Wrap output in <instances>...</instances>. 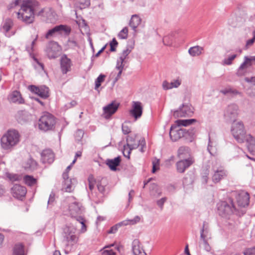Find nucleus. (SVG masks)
<instances>
[{"label": "nucleus", "mask_w": 255, "mask_h": 255, "mask_svg": "<svg viewBox=\"0 0 255 255\" xmlns=\"http://www.w3.org/2000/svg\"><path fill=\"white\" fill-rule=\"evenodd\" d=\"M38 5V2L35 0H23L17 12V18L26 23H32L34 19V10Z\"/></svg>", "instance_id": "f257e3e1"}, {"label": "nucleus", "mask_w": 255, "mask_h": 255, "mask_svg": "<svg viewBox=\"0 0 255 255\" xmlns=\"http://www.w3.org/2000/svg\"><path fill=\"white\" fill-rule=\"evenodd\" d=\"M20 135L16 130H9L1 138V146L5 150H10L19 141Z\"/></svg>", "instance_id": "f03ea898"}, {"label": "nucleus", "mask_w": 255, "mask_h": 255, "mask_svg": "<svg viewBox=\"0 0 255 255\" xmlns=\"http://www.w3.org/2000/svg\"><path fill=\"white\" fill-rule=\"evenodd\" d=\"M56 124L55 118L48 112H44L38 120V128L44 131L52 130Z\"/></svg>", "instance_id": "7ed1b4c3"}, {"label": "nucleus", "mask_w": 255, "mask_h": 255, "mask_svg": "<svg viewBox=\"0 0 255 255\" xmlns=\"http://www.w3.org/2000/svg\"><path fill=\"white\" fill-rule=\"evenodd\" d=\"M76 228L74 226H66L63 229L62 243L68 247L76 244L78 238L75 235Z\"/></svg>", "instance_id": "20e7f679"}, {"label": "nucleus", "mask_w": 255, "mask_h": 255, "mask_svg": "<svg viewBox=\"0 0 255 255\" xmlns=\"http://www.w3.org/2000/svg\"><path fill=\"white\" fill-rule=\"evenodd\" d=\"M231 132L236 141L240 143L245 142V139L248 135L242 122H234L232 124Z\"/></svg>", "instance_id": "39448f33"}, {"label": "nucleus", "mask_w": 255, "mask_h": 255, "mask_svg": "<svg viewBox=\"0 0 255 255\" xmlns=\"http://www.w3.org/2000/svg\"><path fill=\"white\" fill-rule=\"evenodd\" d=\"M218 212L221 216L226 217L234 212L236 209L233 203V200L229 198L228 202L227 201H220L217 204Z\"/></svg>", "instance_id": "423d86ee"}, {"label": "nucleus", "mask_w": 255, "mask_h": 255, "mask_svg": "<svg viewBox=\"0 0 255 255\" xmlns=\"http://www.w3.org/2000/svg\"><path fill=\"white\" fill-rule=\"evenodd\" d=\"M212 170L214 174L212 176L213 182L216 183L227 176V172L221 165L220 162L217 160L213 162Z\"/></svg>", "instance_id": "0eeeda50"}, {"label": "nucleus", "mask_w": 255, "mask_h": 255, "mask_svg": "<svg viewBox=\"0 0 255 255\" xmlns=\"http://www.w3.org/2000/svg\"><path fill=\"white\" fill-rule=\"evenodd\" d=\"M127 142V145L124 146L123 154L125 157L129 159L131 151L139 146V139L136 140L135 135H131L128 136Z\"/></svg>", "instance_id": "6e6552de"}, {"label": "nucleus", "mask_w": 255, "mask_h": 255, "mask_svg": "<svg viewBox=\"0 0 255 255\" xmlns=\"http://www.w3.org/2000/svg\"><path fill=\"white\" fill-rule=\"evenodd\" d=\"M239 108L235 104L229 105L225 109L224 116L227 120L235 122L238 115Z\"/></svg>", "instance_id": "1a4fd4ad"}, {"label": "nucleus", "mask_w": 255, "mask_h": 255, "mask_svg": "<svg viewBox=\"0 0 255 255\" xmlns=\"http://www.w3.org/2000/svg\"><path fill=\"white\" fill-rule=\"evenodd\" d=\"M193 108L188 104H183L178 110L174 112L173 116L175 117H190L193 113Z\"/></svg>", "instance_id": "9d476101"}, {"label": "nucleus", "mask_w": 255, "mask_h": 255, "mask_svg": "<svg viewBox=\"0 0 255 255\" xmlns=\"http://www.w3.org/2000/svg\"><path fill=\"white\" fill-rule=\"evenodd\" d=\"M60 48L56 42L49 43L46 48V53L50 59H54L58 57Z\"/></svg>", "instance_id": "9b49d317"}, {"label": "nucleus", "mask_w": 255, "mask_h": 255, "mask_svg": "<svg viewBox=\"0 0 255 255\" xmlns=\"http://www.w3.org/2000/svg\"><path fill=\"white\" fill-rule=\"evenodd\" d=\"M142 110L143 108L140 102L133 101L132 102L131 108L129 111V114L136 120L141 117Z\"/></svg>", "instance_id": "f8f14e48"}, {"label": "nucleus", "mask_w": 255, "mask_h": 255, "mask_svg": "<svg viewBox=\"0 0 255 255\" xmlns=\"http://www.w3.org/2000/svg\"><path fill=\"white\" fill-rule=\"evenodd\" d=\"M28 89L31 92L37 94L42 98L46 99L49 96V88L45 86L37 87L34 85H31L29 86Z\"/></svg>", "instance_id": "ddd939ff"}, {"label": "nucleus", "mask_w": 255, "mask_h": 255, "mask_svg": "<svg viewBox=\"0 0 255 255\" xmlns=\"http://www.w3.org/2000/svg\"><path fill=\"white\" fill-rule=\"evenodd\" d=\"M119 106L120 104L119 103L113 101L111 103L104 107L103 110L104 114L105 115V118L109 119L117 111Z\"/></svg>", "instance_id": "4468645a"}, {"label": "nucleus", "mask_w": 255, "mask_h": 255, "mask_svg": "<svg viewBox=\"0 0 255 255\" xmlns=\"http://www.w3.org/2000/svg\"><path fill=\"white\" fill-rule=\"evenodd\" d=\"M255 61V56L252 58L245 57L244 62L241 65L239 68L237 74L238 76H242L245 75L248 68L252 65V61Z\"/></svg>", "instance_id": "2eb2a0df"}, {"label": "nucleus", "mask_w": 255, "mask_h": 255, "mask_svg": "<svg viewBox=\"0 0 255 255\" xmlns=\"http://www.w3.org/2000/svg\"><path fill=\"white\" fill-rule=\"evenodd\" d=\"M186 129L183 128L176 129L175 127L172 126L170 128L169 135L170 138L173 141H176L185 135Z\"/></svg>", "instance_id": "dca6fc26"}, {"label": "nucleus", "mask_w": 255, "mask_h": 255, "mask_svg": "<svg viewBox=\"0 0 255 255\" xmlns=\"http://www.w3.org/2000/svg\"><path fill=\"white\" fill-rule=\"evenodd\" d=\"M72 65L71 60L66 55L62 56L60 61V68L62 73L66 74L71 70Z\"/></svg>", "instance_id": "f3484780"}, {"label": "nucleus", "mask_w": 255, "mask_h": 255, "mask_svg": "<svg viewBox=\"0 0 255 255\" xmlns=\"http://www.w3.org/2000/svg\"><path fill=\"white\" fill-rule=\"evenodd\" d=\"M26 192L25 187L18 184H15L11 188V193L13 197L17 199H21L24 197Z\"/></svg>", "instance_id": "a211bd4d"}, {"label": "nucleus", "mask_w": 255, "mask_h": 255, "mask_svg": "<svg viewBox=\"0 0 255 255\" xmlns=\"http://www.w3.org/2000/svg\"><path fill=\"white\" fill-rule=\"evenodd\" d=\"M193 163L191 158L181 160L176 163L177 170L179 173H183Z\"/></svg>", "instance_id": "6ab92c4d"}, {"label": "nucleus", "mask_w": 255, "mask_h": 255, "mask_svg": "<svg viewBox=\"0 0 255 255\" xmlns=\"http://www.w3.org/2000/svg\"><path fill=\"white\" fill-rule=\"evenodd\" d=\"M69 211L70 216L77 220L78 215L82 213L81 206L77 202L71 203L69 206Z\"/></svg>", "instance_id": "aec40b11"}, {"label": "nucleus", "mask_w": 255, "mask_h": 255, "mask_svg": "<svg viewBox=\"0 0 255 255\" xmlns=\"http://www.w3.org/2000/svg\"><path fill=\"white\" fill-rule=\"evenodd\" d=\"M237 203L239 206L245 207L249 204L250 196L247 192H242L238 194L237 198Z\"/></svg>", "instance_id": "412c9836"}, {"label": "nucleus", "mask_w": 255, "mask_h": 255, "mask_svg": "<svg viewBox=\"0 0 255 255\" xmlns=\"http://www.w3.org/2000/svg\"><path fill=\"white\" fill-rule=\"evenodd\" d=\"M41 161L43 163H51L54 160L53 152L50 149L44 150L41 154Z\"/></svg>", "instance_id": "4be33fe9"}, {"label": "nucleus", "mask_w": 255, "mask_h": 255, "mask_svg": "<svg viewBox=\"0 0 255 255\" xmlns=\"http://www.w3.org/2000/svg\"><path fill=\"white\" fill-rule=\"evenodd\" d=\"M132 252L133 255H146L138 240H134L132 242Z\"/></svg>", "instance_id": "5701e85b"}, {"label": "nucleus", "mask_w": 255, "mask_h": 255, "mask_svg": "<svg viewBox=\"0 0 255 255\" xmlns=\"http://www.w3.org/2000/svg\"><path fill=\"white\" fill-rule=\"evenodd\" d=\"M245 141L247 142L249 151L253 155H255V138L251 134H248Z\"/></svg>", "instance_id": "b1692460"}, {"label": "nucleus", "mask_w": 255, "mask_h": 255, "mask_svg": "<svg viewBox=\"0 0 255 255\" xmlns=\"http://www.w3.org/2000/svg\"><path fill=\"white\" fill-rule=\"evenodd\" d=\"M181 84V80L179 79H174L171 82L164 81L162 83L163 89L165 90L178 88Z\"/></svg>", "instance_id": "393cba45"}, {"label": "nucleus", "mask_w": 255, "mask_h": 255, "mask_svg": "<svg viewBox=\"0 0 255 255\" xmlns=\"http://www.w3.org/2000/svg\"><path fill=\"white\" fill-rule=\"evenodd\" d=\"M8 100L10 102L22 104L24 103V100L21 97V95L19 92L14 91L12 92L8 97Z\"/></svg>", "instance_id": "a878e982"}, {"label": "nucleus", "mask_w": 255, "mask_h": 255, "mask_svg": "<svg viewBox=\"0 0 255 255\" xmlns=\"http://www.w3.org/2000/svg\"><path fill=\"white\" fill-rule=\"evenodd\" d=\"M54 29L56 33L62 35H68L71 32L70 27L66 25L60 24L57 25L54 27Z\"/></svg>", "instance_id": "bb28decb"}, {"label": "nucleus", "mask_w": 255, "mask_h": 255, "mask_svg": "<svg viewBox=\"0 0 255 255\" xmlns=\"http://www.w3.org/2000/svg\"><path fill=\"white\" fill-rule=\"evenodd\" d=\"M76 182L75 179H68L64 181L63 189L65 191L71 192L74 190V185Z\"/></svg>", "instance_id": "cd10ccee"}, {"label": "nucleus", "mask_w": 255, "mask_h": 255, "mask_svg": "<svg viewBox=\"0 0 255 255\" xmlns=\"http://www.w3.org/2000/svg\"><path fill=\"white\" fill-rule=\"evenodd\" d=\"M121 160L120 157L118 156L114 159L108 160L107 164L112 170L115 171L117 169V167L119 165Z\"/></svg>", "instance_id": "c85d7f7f"}, {"label": "nucleus", "mask_w": 255, "mask_h": 255, "mask_svg": "<svg viewBox=\"0 0 255 255\" xmlns=\"http://www.w3.org/2000/svg\"><path fill=\"white\" fill-rule=\"evenodd\" d=\"M220 92L224 95H229L232 96L241 94V93L238 90L231 87H227L224 89L221 90Z\"/></svg>", "instance_id": "c756f323"}, {"label": "nucleus", "mask_w": 255, "mask_h": 255, "mask_svg": "<svg viewBox=\"0 0 255 255\" xmlns=\"http://www.w3.org/2000/svg\"><path fill=\"white\" fill-rule=\"evenodd\" d=\"M37 162L31 158H28L23 164L25 169L33 170L37 167Z\"/></svg>", "instance_id": "7c9ffc66"}, {"label": "nucleus", "mask_w": 255, "mask_h": 255, "mask_svg": "<svg viewBox=\"0 0 255 255\" xmlns=\"http://www.w3.org/2000/svg\"><path fill=\"white\" fill-rule=\"evenodd\" d=\"M141 19L136 14L133 15L131 16L129 21V26L134 30H136L137 27L140 24Z\"/></svg>", "instance_id": "2f4dec72"}, {"label": "nucleus", "mask_w": 255, "mask_h": 255, "mask_svg": "<svg viewBox=\"0 0 255 255\" xmlns=\"http://www.w3.org/2000/svg\"><path fill=\"white\" fill-rule=\"evenodd\" d=\"M13 26V21L10 19H6L3 25L2 29L3 31L5 32V35L7 36H10L11 35H13L14 33H12L11 34H10L8 33L9 30Z\"/></svg>", "instance_id": "473e14b6"}, {"label": "nucleus", "mask_w": 255, "mask_h": 255, "mask_svg": "<svg viewBox=\"0 0 255 255\" xmlns=\"http://www.w3.org/2000/svg\"><path fill=\"white\" fill-rule=\"evenodd\" d=\"M203 49L202 47L195 46L190 47L188 50V52L191 56H198L202 54Z\"/></svg>", "instance_id": "72a5a7b5"}, {"label": "nucleus", "mask_w": 255, "mask_h": 255, "mask_svg": "<svg viewBox=\"0 0 255 255\" xmlns=\"http://www.w3.org/2000/svg\"><path fill=\"white\" fill-rule=\"evenodd\" d=\"M125 62V61H122L120 59H119L117 60L116 69H117L118 70H119V72L117 74V77L115 78V81H117L120 78L121 74L122 73L123 69H124V63Z\"/></svg>", "instance_id": "f704fd0d"}, {"label": "nucleus", "mask_w": 255, "mask_h": 255, "mask_svg": "<svg viewBox=\"0 0 255 255\" xmlns=\"http://www.w3.org/2000/svg\"><path fill=\"white\" fill-rule=\"evenodd\" d=\"M216 144L215 142L212 141L210 137H209V142L207 150L210 154L212 155H215L217 153Z\"/></svg>", "instance_id": "c9c22d12"}, {"label": "nucleus", "mask_w": 255, "mask_h": 255, "mask_svg": "<svg viewBox=\"0 0 255 255\" xmlns=\"http://www.w3.org/2000/svg\"><path fill=\"white\" fill-rule=\"evenodd\" d=\"M196 122L195 119L178 120L176 121V123L178 126L187 127Z\"/></svg>", "instance_id": "e433bc0d"}, {"label": "nucleus", "mask_w": 255, "mask_h": 255, "mask_svg": "<svg viewBox=\"0 0 255 255\" xmlns=\"http://www.w3.org/2000/svg\"><path fill=\"white\" fill-rule=\"evenodd\" d=\"M24 183L28 186H32L36 184L37 181L35 178L30 175H25L23 177Z\"/></svg>", "instance_id": "4c0bfd02"}, {"label": "nucleus", "mask_w": 255, "mask_h": 255, "mask_svg": "<svg viewBox=\"0 0 255 255\" xmlns=\"http://www.w3.org/2000/svg\"><path fill=\"white\" fill-rule=\"evenodd\" d=\"M23 246L21 244H16L13 248V255H24Z\"/></svg>", "instance_id": "58836bf2"}, {"label": "nucleus", "mask_w": 255, "mask_h": 255, "mask_svg": "<svg viewBox=\"0 0 255 255\" xmlns=\"http://www.w3.org/2000/svg\"><path fill=\"white\" fill-rule=\"evenodd\" d=\"M90 4V0H76V4L80 9L87 8Z\"/></svg>", "instance_id": "ea45409f"}, {"label": "nucleus", "mask_w": 255, "mask_h": 255, "mask_svg": "<svg viewBox=\"0 0 255 255\" xmlns=\"http://www.w3.org/2000/svg\"><path fill=\"white\" fill-rule=\"evenodd\" d=\"M141 217L139 216H136L132 219L130 220H126L123 221V222H126L125 225L124 226H127L128 225H135L140 221Z\"/></svg>", "instance_id": "a19ab883"}, {"label": "nucleus", "mask_w": 255, "mask_h": 255, "mask_svg": "<svg viewBox=\"0 0 255 255\" xmlns=\"http://www.w3.org/2000/svg\"><path fill=\"white\" fill-rule=\"evenodd\" d=\"M189 148L187 147L181 146L178 150V156L179 158L184 157L188 153Z\"/></svg>", "instance_id": "79ce46f5"}, {"label": "nucleus", "mask_w": 255, "mask_h": 255, "mask_svg": "<svg viewBox=\"0 0 255 255\" xmlns=\"http://www.w3.org/2000/svg\"><path fill=\"white\" fill-rule=\"evenodd\" d=\"M126 222H121L119 223L118 224H116V225L113 226L111 228L110 230L108 231V233L109 234H114L117 231L119 227L124 226L125 225Z\"/></svg>", "instance_id": "37998d69"}, {"label": "nucleus", "mask_w": 255, "mask_h": 255, "mask_svg": "<svg viewBox=\"0 0 255 255\" xmlns=\"http://www.w3.org/2000/svg\"><path fill=\"white\" fill-rule=\"evenodd\" d=\"M105 78V75L101 74L96 79L95 81V88L96 90H97L101 85V83L104 82Z\"/></svg>", "instance_id": "c03bdc74"}, {"label": "nucleus", "mask_w": 255, "mask_h": 255, "mask_svg": "<svg viewBox=\"0 0 255 255\" xmlns=\"http://www.w3.org/2000/svg\"><path fill=\"white\" fill-rule=\"evenodd\" d=\"M128 29L127 27H124L118 34V37L120 39H126L128 37Z\"/></svg>", "instance_id": "a18cd8bd"}, {"label": "nucleus", "mask_w": 255, "mask_h": 255, "mask_svg": "<svg viewBox=\"0 0 255 255\" xmlns=\"http://www.w3.org/2000/svg\"><path fill=\"white\" fill-rule=\"evenodd\" d=\"M207 225L208 224L206 222H204L202 228L200 231V238L203 242L207 241L206 239V235H204V233L207 229Z\"/></svg>", "instance_id": "49530a36"}, {"label": "nucleus", "mask_w": 255, "mask_h": 255, "mask_svg": "<svg viewBox=\"0 0 255 255\" xmlns=\"http://www.w3.org/2000/svg\"><path fill=\"white\" fill-rule=\"evenodd\" d=\"M6 176L11 181H19L22 178L20 175L15 174L7 173Z\"/></svg>", "instance_id": "de8ad7c7"}, {"label": "nucleus", "mask_w": 255, "mask_h": 255, "mask_svg": "<svg viewBox=\"0 0 255 255\" xmlns=\"http://www.w3.org/2000/svg\"><path fill=\"white\" fill-rule=\"evenodd\" d=\"M78 222H79L80 224L82 225V227L81 229V232L82 233H84L86 231V226L85 225V219L82 217L79 216L77 217V220Z\"/></svg>", "instance_id": "09e8293b"}, {"label": "nucleus", "mask_w": 255, "mask_h": 255, "mask_svg": "<svg viewBox=\"0 0 255 255\" xmlns=\"http://www.w3.org/2000/svg\"><path fill=\"white\" fill-rule=\"evenodd\" d=\"M131 50L128 48H127L126 49L124 50L121 53L119 59L122 61H125V60L128 57V54L130 53Z\"/></svg>", "instance_id": "8fccbe9b"}, {"label": "nucleus", "mask_w": 255, "mask_h": 255, "mask_svg": "<svg viewBox=\"0 0 255 255\" xmlns=\"http://www.w3.org/2000/svg\"><path fill=\"white\" fill-rule=\"evenodd\" d=\"M109 248L110 247L107 246L101 250L102 255H116V253L113 250L109 249Z\"/></svg>", "instance_id": "3c124183"}, {"label": "nucleus", "mask_w": 255, "mask_h": 255, "mask_svg": "<svg viewBox=\"0 0 255 255\" xmlns=\"http://www.w3.org/2000/svg\"><path fill=\"white\" fill-rule=\"evenodd\" d=\"M237 55L236 54H233L227 58H225L223 60V63L225 65H231L232 63V61L235 59V58L236 57Z\"/></svg>", "instance_id": "603ef678"}, {"label": "nucleus", "mask_w": 255, "mask_h": 255, "mask_svg": "<svg viewBox=\"0 0 255 255\" xmlns=\"http://www.w3.org/2000/svg\"><path fill=\"white\" fill-rule=\"evenodd\" d=\"M159 160L157 159H155L152 161V172L155 173L157 170L159 169Z\"/></svg>", "instance_id": "864d4df0"}, {"label": "nucleus", "mask_w": 255, "mask_h": 255, "mask_svg": "<svg viewBox=\"0 0 255 255\" xmlns=\"http://www.w3.org/2000/svg\"><path fill=\"white\" fill-rule=\"evenodd\" d=\"M88 181H89V188L91 191L94 189L95 184V180L92 175H90L88 177Z\"/></svg>", "instance_id": "5fc2aeb1"}, {"label": "nucleus", "mask_w": 255, "mask_h": 255, "mask_svg": "<svg viewBox=\"0 0 255 255\" xmlns=\"http://www.w3.org/2000/svg\"><path fill=\"white\" fill-rule=\"evenodd\" d=\"M162 41L165 45L170 46L172 44V39L170 36H165L163 38Z\"/></svg>", "instance_id": "6e6d98bb"}, {"label": "nucleus", "mask_w": 255, "mask_h": 255, "mask_svg": "<svg viewBox=\"0 0 255 255\" xmlns=\"http://www.w3.org/2000/svg\"><path fill=\"white\" fill-rule=\"evenodd\" d=\"M33 60L34 61L35 64H34L35 68L36 69H41V70L44 69V65L42 63H40L38 60L35 57H33Z\"/></svg>", "instance_id": "4d7b16f0"}, {"label": "nucleus", "mask_w": 255, "mask_h": 255, "mask_svg": "<svg viewBox=\"0 0 255 255\" xmlns=\"http://www.w3.org/2000/svg\"><path fill=\"white\" fill-rule=\"evenodd\" d=\"M118 43L116 40L115 38H113L112 41L110 42V51H116V47L118 45Z\"/></svg>", "instance_id": "13d9d810"}, {"label": "nucleus", "mask_w": 255, "mask_h": 255, "mask_svg": "<svg viewBox=\"0 0 255 255\" xmlns=\"http://www.w3.org/2000/svg\"><path fill=\"white\" fill-rule=\"evenodd\" d=\"M245 255H255V247L247 249L244 252Z\"/></svg>", "instance_id": "bf43d9fd"}, {"label": "nucleus", "mask_w": 255, "mask_h": 255, "mask_svg": "<svg viewBox=\"0 0 255 255\" xmlns=\"http://www.w3.org/2000/svg\"><path fill=\"white\" fill-rule=\"evenodd\" d=\"M55 34H56V32H55V29L54 27L48 31L45 35V38L48 39L50 37L53 36Z\"/></svg>", "instance_id": "052dcab7"}, {"label": "nucleus", "mask_w": 255, "mask_h": 255, "mask_svg": "<svg viewBox=\"0 0 255 255\" xmlns=\"http://www.w3.org/2000/svg\"><path fill=\"white\" fill-rule=\"evenodd\" d=\"M139 146H140V148L139 149V150L143 152L144 150V148L145 147V141L144 138H141L139 139Z\"/></svg>", "instance_id": "680f3d73"}, {"label": "nucleus", "mask_w": 255, "mask_h": 255, "mask_svg": "<svg viewBox=\"0 0 255 255\" xmlns=\"http://www.w3.org/2000/svg\"><path fill=\"white\" fill-rule=\"evenodd\" d=\"M166 200L167 198L166 197H163L157 201V204L161 208V209L163 208V205Z\"/></svg>", "instance_id": "e2e57ef3"}, {"label": "nucleus", "mask_w": 255, "mask_h": 255, "mask_svg": "<svg viewBox=\"0 0 255 255\" xmlns=\"http://www.w3.org/2000/svg\"><path fill=\"white\" fill-rule=\"evenodd\" d=\"M51 9L49 8H43L38 13V15L48 16L47 13L50 12Z\"/></svg>", "instance_id": "0e129e2a"}, {"label": "nucleus", "mask_w": 255, "mask_h": 255, "mask_svg": "<svg viewBox=\"0 0 255 255\" xmlns=\"http://www.w3.org/2000/svg\"><path fill=\"white\" fill-rule=\"evenodd\" d=\"M77 104V102L76 101L73 100L71 102L65 105V107L66 109H70L76 106Z\"/></svg>", "instance_id": "69168bd1"}, {"label": "nucleus", "mask_w": 255, "mask_h": 255, "mask_svg": "<svg viewBox=\"0 0 255 255\" xmlns=\"http://www.w3.org/2000/svg\"><path fill=\"white\" fill-rule=\"evenodd\" d=\"M55 201V194L53 192H51L49 195V199L48 201V204L49 205H51Z\"/></svg>", "instance_id": "338daca9"}, {"label": "nucleus", "mask_w": 255, "mask_h": 255, "mask_svg": "<svg viewBox=\"0 0 255 255\" xmlns=\"http://www.w3.org/2000/svg\"><path fill=\"white\" fill-rule=\"evenodd\" d=\"M122 131L124 134H127L130 132V129L128 126L126 125L122 126Z\"/></svg>", "instance_id": "774afa93"}]
</instances>
